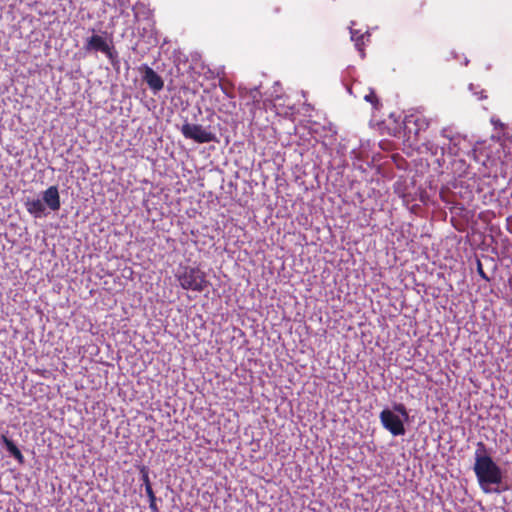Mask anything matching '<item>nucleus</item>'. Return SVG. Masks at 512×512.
<instances>
[{
  "mask_svg": "<svg viewBox=\"0 0 512 512\" xmlns=\"http://www.w3.org/2000/svg\"><path fill=\"white\" fill-rule=\"evenodd\" d=\"M379 418L383 428L389 431L393 436H402L405 434L406 430L403 421L393 411L386 408L381 411Z\"/></svg>",
  "mask_w": 512,
  "mask_h": 512,
  "instance_id": "20e7f679",
  "label": "nucleus"
},
{
  "mask_svg": "<svg viewBox=\"0 0 512 512\" xmlns=\"http://www.w3.org/2000/svg\"><path fill=\"white\" fill-rule=\"evenodd\" d=\"M474 472L478 483L485 493H490V485H499L502 482L500 467L487 454L486 445L478 442L475 451Z\"/></svg>",
  "mask_w": 512,
  "mask_h": 512,
  "instance_id": "f257e3e1",
  "label": "nucleus"
},
{
  "mask_svg": "<svg viewBox=\"0 0 512 512\" xmlns=\"http://www.w3.org/2000/svg\"><path fill=\"white\" fill-rule=\"evenodd\" d=\"M221 90L223 91V93L230 99H232L234 96L228 91V89L224 86H221Z\"/></svg>",
  "mask_w": 512,
  "mask_h": 512,
  "instance_id": "4be33fe9",
  "label": "nucleus"
},
{
  "mask_svg": "<svg viewBox=\"0 0 512 512\" xmlns=\"http://www.w3.org/2000/svg\"><path fill=\"white\" fill-rule=\"evenodd\" d=\"M351 39L355 42L356 48L361 52L362 55H364V53H363L364 35L363 34L358 35V33L356 31L355 32L352 31Z\"/></svg>",
  "mask_w": 512,
  "mask_h": 512,
  "instance_id": "f8f14e48",
  "label": "nucleus"
},
{
  "mask_svg": "<svg viewBox=\"0 0 512 512\" xmlns=\"http://www.w3.org/2000/svg\"><path fill=\"white\" fill-rule=\"evenodd\" d=\"M236 104L233 101H229L228 104H223L222 106L218 107L219 112L226 113V114H232V112L235 110Z\"/></svg>",
  "mask_w": 512,
  "mask_h": 512,
  "instance_id": "4468645a",
  "label": "nucleus"
},
{
  "mask_svg": "<svg viewBox=\"0 0 512 512\" xmlns=\"http://www.w3.org/2000/svg\"><path fill=\"white\" fill-rule=\"evenodd\" d=\"M145 492H146V494H147V496L149 498V501L152 500V499H156V496H155V493H154L152 487L146 488Z\"/></svg>",
  "mask_w": 512,
  "mask_h": 512,
  "instance_id": "6ab92c4d",
  "label": "nucleus"
},
{
  "mask_svg": "<svg viewBox=\"0 0 512 512\" xmlns=\"http://www.w3.org/2000/svg\"><path fill=\"white\" fill-rule=\"evenodd\" d=\"M157 499H152L149 501V508L151 512H159L158 506L156 504Z\"/></svg>",
  "mask_w": 512,
  "mask_h": 512,
  "instance_id": "a211bd4d",
  "label": "nucleus"
},
{
  "mask_svg": "<svg viewBox=\"0 0 512 512\" xmlns=\"http://www.w3.org/2000/svg\"><path fill=\"white\" fill-rule=\"evenodd\" d=\"M410 124H413L416 127L414 134L418 135L420 131H425L426 129H428L430 125V120L424 115L412 114L405 118V128L408 130L409 133H411V128L409 126Z\"/></svg>",
  "mask_w": 512,
  "mask_h": 512,
  "instance_id": "0eeeda50",
  "label": "nucleus"
},
{
  "mask_svg": "<svg viewBox=\"0 0 512 512\" xmlns=\"http://www.w3.org/2000/svg\"><path fill=\"white\" fill-rule=\"evenodd\" d=\"M364 100L369 102L375 109H378L380 106V101L373 89H369V92L364 95Z\"/></svg>",
  "mask_w": 512,
  "mask_h": 512,
  "instance_id": "9b49d317",
  "label": "nucleus"
},
{
  "mask_svg": "<svg viewBox=\"0 0 512 512\" xmlns=\"http://www.w3.org/2000/svg\"><path fill=\"white\" fill-rule=\"evenodd\" d=\"M0 442L5 446L6 450L9 452L11 456H13L18 463H24V456L20 449L16 446V444L7 437L6 434H2L0 436Z\"/></svg>",
  "mask_w": 512,
  "mask_h": 512,
  "instance_id": "1a4fd4ad",
  "label": "nucleus"
},
{
  "mask_svg": "<svg viewBox=\"0 0 512 512\" xmlns=\"http://www.w3.org/2000/svg\"><path fill=\"white\" fill-rule=\"evenodd\" d=\"M478 273L480 276L484 279H487L485 272L483 271L482 265L480 262H478Z\"/></svg>",
  "mask_w": 512,
  "mask_h": 512,
  "instance_id": "412c9836",
  "label": "nucleus"
},
{
  "mask_svg": "<svg viewBox=\"0 0 512 512\" xmlns=\"http://www.w3.org/2000/svg\"><path fill=\"white\" fill-rule=\"evenodd\" d=\"M42 199L44 205H47V207L50 208L52 211H58L61 207L58 187L55 185L48 187L42 193Z\"/></svg>",
  "mask_w": 512,
  "mask_h": 512,
  "instance_id": "423d86ee",
  "label": "nucleus"
},
{
  "mask_svg": "<svg viewBox=\"0 0 512 512\" xmlns=\"http://www.w3.org/2000/svg\"><path fill=\"white\" fill-rule=\"evenodd\" d=\"M175 278L184 290L202 292L208 287L206 274L198 267L179 266Z\"/></svg>",
  "mask_w": 512,
  "mask_h": 512,
  "instance_id": "f03ea898",
  "label": "nucleus"
},
{
  "mask_svg": "<svg viewBox=\"0 0 512 512\" xmlns=\"http://www.w3.org/2000/svg\"><path fill=\"white\" fill-rule=\"evenodd\" d=\"M143 81L148 85V87L154 92L157 93L161 91L164 87V81L160 75H158L151 67L144 66V74Z\"/></svg>",
  "mask_w": 512,
  "mask_h": 512,
  "instance_id": "39448f33",
  "label": "nucleus"
},
{
  "mask_svg": "<svg viewBox=\"0 0 512 512\" xmlns=\"http://www.w3.org/2000/svg\"><path fill=\"white\" fill-rule=\"evenodd\" d=\"M249 98H251L253 105L259 104L261 93L257 89H253L248 93Z\"/></svg>",
  "mask_w": 512,
  "mask_h": 512,
  "instance_id": "dca6fc26",
  "label": "nucleus"
},
{
  "mask_svg": "<svg viewBox=\"0 0 512 512\" xmlns=\"http://www.w3.org/2000/svg\"><path fill=\"white\" fill-rule=\"evenodd\" d=\"M130 3V0H117V5L120 8H126Z\"/></svg>",
  "mask_w": 512,
  "mask_h": 512,
  "instance_id": "aec40b11",
  "label": "nucleus"
},
{
  "mask_svg": "<svg viewBox=\"0 0 512 512\" xmlns=\"http://www.w3.org/2000/svg\"><path fill=\"white\" fill-rule=\"evenodd\" d=\"M140 474H141V480L143 482V485L145 486V489L148 487H152L150 478H149V469L146 466L140 467Z\"/></svg>",
  "mask_w": 512,
  "mask_h": 512,
  "instance_id": "ddd939ff",
  "label": "nucleus"
},
{
  "mask_svg": "<svg viewBox=\"0 0 512 512\" xmlns=\"http://www.w3.org/2000/svg\"><path fill=\"white\" fill-rule=\"evenodd\" d=\"M108 42L100 35L93 34L87 38L84 49L86 51L106 52L108 50Z\"/></svg>",
  "mask_w": 512,
  "mask_h": 512,
  "instance_id": "6e6552de",
  "label": "nucleus"
},
{
  "mask_svg": "<svg viewBox=\"0 0 512 512\" xmlns=\"http://www.w3.org/2000/svg\"><path fill=\"white\" fill-rule=\"evenodd\" d=\"M26 210L36 218L44 215L45 205L40 199H27L25 202Z\"/></svg>",
  "mask_w": 512,
  "mask_h": 512,
  "instance_id": "9d476101",
  "label": "nucleus"
},
{
  "mask_svg": "<svg viewBox=\"0 0 512 512\" xmlns=\"http://www.w3.org/2000/svg\"><path fill=\"white\" fill-rule=\"evenodd\" d=\"M102 53L105 54L112 63L114 62V59L117 57V52L110 45H108V50Z\"/></svg>",
  "mask_w": 512,
  "mask_h": 512,
  "instance_id": "f3484780",
  "label": "nucleus"
},
{
  "mask_svg": "<svg viewBox=\"0 0 512 512\" xmlns=\"http://www.w3.org/2000/svg\"><path fill=\"white\" fill-rule=\"evenodd\" d=\"M180 131L184 138L193 140L199 144L216 141V135L211 131L210 127L185 122Z\"/></svg>",
  "mask_w": 512,
  "mask_h": 512,
  "instance_id": "7ed1b4c3",
  "label": "nucleus"
},
{
  "mask_svg": "<svg viewBox=\"0 0 512 512\" xmlns=\"http://www.w3.org/2000/svg\"><path fill=\"white\" fill-rule=\"evenodd\" d=\"M393 409L395 412L399 413L401 416H403L405 419L408 418V411L404 404L402 403H395L393 405Z\"/></svg>",
  "mask_w": 512,
  "mask_h": 512,
  "instance_id": "2eb2a0df",
  "label": "nucleus"
}]
</instances>
